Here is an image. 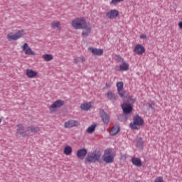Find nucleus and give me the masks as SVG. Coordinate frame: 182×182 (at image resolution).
I'll use <instances>...</instances> for the list:
<instances>
[{
  "mask_svg": "<svg viewBox=\"0 0 182 182\" xmlns=\"http://www.w3.org/2000/svg\"><path fill=\"white\" fill-rule=\"evenodd\" d=\"M102 157V152L100 151L95 150L92 152H88L85 159V164H90V163H96V161H100Z\"/></svg>",
  "mask_w": 182,
  "mask_h": 182,
  "instance_id": "nucleus-1",
  "label": "nucleus"
},
{
  "mask_svg": "<svg viewBox=\"0 0 182 182\" xmlns=\"http://www.w3.org/2000/svg\"><path fill=\"white\" fill-rule=\"evenodd\" d=\"M71 25L74 29H83L84 28H86L87 23L83 17L76 18L72 21Z\"/></svg>",
  "mask_w": 182,
  "mask_h": 182,
  "instance_id": "nucleus-2",
  "label": "nucleus"
},
{
  "mask_svg": "<svg viewBox=\"0 0 182 182\" xmlns=\"http://www.w3.org/2000/svg\"><path fill=\"white\" fill-rule=\"evenodd\" d=\"M133 120L134 122L130 123V127L134 130H137L139 129L137 126H143V124H144V119L139 115L134 117Z\"/></svg>",
  "mask_w": 182,
  "mask_h": 182,
  "instance_id": "nucleus-3",
  "label": "nucleus"
},
{
  "mask_svg": "<svg viewBox=\"0 0 182 182\" xmlns=\"http://www.w3.org/2000/svg\"><path fill=\"white\" fill-rule=\"evenodd\" d=\"M102 159L105 163L107 164L113 163L114 161V156L112 154V149H108L105 151Z\"/></svg>",
  "mask_w": 182,
  "mask_h": 182,
  "instance_id": "nucleus-4",
  "label": "nucleus"
},
{
  "mask_svg": "<svg viewBox=\"0 0 182 182\" xmlns=\"http://www.w3.org/2000/svg\"><path fill=\"white\" fill-rule=\"evenodd\" d=\"M24 35L25 31L19 30L15 34H14V33H9L7 34L6 38L8 41L11 42V41H18V39H20V38H22Z\"/></svg>",
  "mask_w": 182,
  "mask_h": 182,
  "instance_id": "nucleus-5",
  "label": "nucleus"
},
{
  "mask_svg": "<svg viewBox=\"0 0 182 182\" xmlns=\"http://www.w3.org/2000/svg\"><path fill=\"white\" fill-rule=\"evenodd\" d=\"M121 107L124 114H127L128 116H130V114H132V113L133 112V106L131 105L130 104L123 103L121 105Z\"/></svg>",
  "mask_w": 182,
  "mask_h": 182,
  "instance_id": "nucleus-6",
  "label": "nucleus"
},
{
  "mask_svg": "<svg viewBox=\"0 0 182 182\" xmlns=\"http://www.w3.org/2000/svg\"><path fill=\"white\" fill-rule=\"evenodd\" d=\"M100 117H101L105 124H109L110 122V117L103 109H100Z\"/></svg>",
  "mask_w": 182,
  "mask_h": 182,
  "instance_id": "nucleus-7",
  "label": "nucleus"
},
{
  "mask_svg": "<svg viewBox=\"0 0 182 182\" xmlns=\"http://www.w3.org/2000/svg\"><path fill=\"white\" fill-rule=\"evenodd\" d=\"M77 126H79V122L73 119H70L64 124L65 129H72V127H77Z\"/></svg>",
  "mask_w": 182,
  "mask_h": 182,
  "instance_id": "nucleus-8",
  "label": "nucleus"
},
{
  "mask_svg": "<svg viewBox=\"0 0 182 182\" xmlns=\"http://www.w3.org/2000/svg\"><path fill=\"white\" fill-rule=\"evenodd\" d=\"M63 105H65V101L62 100H58L49 107V109L53 110L55 109H59V107H62Z\"/></svg>",
  "mask_w": 182,
  "mask_h": 182,
  "instance_id": "nucleus-9",
  "label": "nucleus"
},
{
  "mask_svg": "<svg viewBox=\"0 0 182 182\" xmlns=\"http://www.w3.org/2000/svg\"><path fill=\"white\" fill-rule=\"evenodd\" d=\"M106 16L108 19H116L119 16V11L116 9L111 10L106 13Z\"/></svg>",
  "mask_w": 182,
  "mask_h": 182,
  "instance_id": "nucleus-10",
  "label": "nucleus"
},
{
  "mask_svg": "<svg viewBox=\"0 0 182 182\" xmlns=\"http://www.w3.org/2000/svg\"><path fill=\"white\" fill-rule=\"evenodd\" d=\"M87 149L85 148H82L81 149H78L77 151V157L80 160H84L86 155H87Z\"/></svg>",
  "mask_w": 182,
  "mask_h": 182,
  "instance_id": "nucleus-11",
  "label": "nucleus"
},
{
  "mask_svg": "<svg viewBox=\"0 0 182 182\" xmlns=\"http://www.w3.org/2000/svg\"><path fill=\"white\" fill-rule=\"evenodd\" d=\"M22 50L23 52H25L26 55H36V53H35V52L32 50V48H31V47H29V46L26 43H25L22 46Z\"/></svg>",
  "mask_w": 182,
  "mask_h": 182,
  "instance_id": "nucleus-12",
  "label": "nucleus"
},
{
  "mask_svg": "<svg viewBox=\"0 0 182 182\" xmlns=\"http://www.w3.org/2000/svg\"><path fill=\"white\" fill-rule=\"evenodd\" d=\"M134 52L136 53V55H143V53L146 52V48H144V46H141V44H137L134 47Z\"/></svg>",
  "mask_w": 182,
  "mask_h": 182,
  "instance_id": "nucleus-13",
  "label": "nucleus"
},
{
  "mask_svg": "<svg viewBox=\"0 0 182 182\" xmlns=\"http://www.w3.org/2000/svg\"><path fill=\"white\" fill-rule=\"evenodd\" d=\"M123 86H124L123 82H118L117 83V92L120 97H124V91L123 90Z\"/></svg>",
  "mask_w": 182,
  "mask_h": 182,
  "instance_id": "nucleus-14",
  "label": "nucleus"
},
{
  "mask_svg": "<svg viewBox=\"0 0 182 182\" xmlns=\"http://www.w3.org/2000/svg\"><path fill=\"white\" fill-rule=\"evenodd\" d=\"M83 29L85 30L82 31V36H84V38H87V36L90 35V32H92V25L87 24Z\"/></svg>",
  "mask_w": 182,
  "mask_h": 182,
  "instance_id": "nucleus-15",
  "label": "nucleus"
},
{
  "mask_svg": "<svg viewBox=\"0 0 182 182\" xmlns=\"http://www.w3.org/2000/svg\"><path fill=\"white\" fill-rule=\"evenodd\" d=\"M26 75L27 77H29V79H33V77H36V76H38V72L31 69H27L26 71Z\"/></svg>",
  "mask_w": 182,
  "mask_h": 182,
  "instance_id": "nucleus-16",
  "label": "nucleus"
},
{
  "mask_svg": "<svg viewBox=\"0 0 182 182\" xmlns=\"http://www.w3.org/2000/svg\"><path fill=\"white\" fill-rule=\"evenodd\" d=\"M89 50H90L93 55H96L97 56H100L103 53L102 49L95 48L93 47L89 48Z\"/></svg>",
  "mask_w": 182,
  "mask_h": 182,
  "instance_id": "nucleus-17",
  "label": "nucleus"
},
{
  "mask_svg": "<svg viewBox=\"0 0 182 182\" xmlns=\"http://www.w3.org/2000/svg\"><path fill=\"white\" fill-rule=\"evenodd\" d=\"M129 115H127V114H124L123 112L122 114H119L117 115V119L119 120V122H123L124 123H126L127 120H129Z\"/></svg>",
  "mask_w": 182,
  "mask_h": 182,
  "instance_id": "nucleus-18",
  "label": "nucleus"
},
{
  "mask_svg": "<svg viewBox=\"0 0 182 182\" xmlns=\"http://www.w3.org/2000/svg\"><path fill=\"white\" fill-rule=\"evenodd\" d=\"M92 107V102H85L82 103L80 105L81 110H85V112H87Z\"/></svg>",
  "mask_w": 182,
  "mask_h": 182,
  "instance_id": "nucleus-19",
  "label": "nucleus"
},
{
  "mask_svg": "<svg viewBox=\"0 0 182 182\" xmlns=\"http://www.w3.org/2000/svg\"><path fill=\"white\" fill-rule=\"evenodd\" d=\"M120 132V127L119 125L114 126L109 132L111 136H116Z\"/></svg>",
  "mask_w": 182,
  "mask_h": 182,
  "instance_id": "nucleus-20",
  "label": "nucleus"
},
{
  "mask_svg": "<svg viewBox=\"0 0 182 182\" xmlns=\"http://www.w3.org/2000/svg\"><path fill=\"white\" fill-rule=\"evenodd\" d=\"M41 129L38 127L31 126L27 128V132H31V133H33V134H36Z\"/></svg>",
  "mask_w": 182,
  "mask_h": 182,
  "instance_id": "nucleus-21",
  "label": "nucleus"
},
{
  "mask_svg": "<svg viewBox=\"0 0 182 182\" xmlns=\"http://www.w3.org/2000/svg\"><path fill=\"white\" fill-rule=\"evenodd\" d=\"M132 163L134 166H136V167L141 166V160L139 158H132Z\"/></svg>",
  "mask_w": 182,
  "mask_h": 182,
  "instance_id": "nucleus-22",
  "label": "nucleus"
},
{
  "mask_svg": "<svg viewBox=\"0 0 182 182\" xmlns=\"http://www.w3.org/2000/svg\"><path fill=\"white\" fill-rule=\"evenodd\" d=\"M17 134H21L22 136H25V129H23V126L22 124L17 125Z\"/></svg>",
  "mask_w": 182,
  "mask_h": 182,
  "instance_id": "nucleus-23",
  "label": "nucleus"
},
{
  "mask_svg": "<svg viewBox=\"0 0 182 182\" xmlns=\"http://www.w3.org/2000/svg\"><path fill=\"white\" fill-rule=\"evenodd\" d=\"M144 144V141H143V139H141V137L136 139V147H138V149L143 150Z\"/></svg>",
  "mask_w": 182,
  "mask_h": 182,
  "instance_id": "nucleus-24",
  "label": "nucleus"
},
{
  "mask_svg": "<svg viewBox=\"0 0 182 182\" xmlns=\"http://www.w3.org/2000/svg\"><path fill=\"white\" fill-rule=\"evenodd\" d=\"M72 151H73L72 146H66L64 148L63 153H64V154H65L66 156H70V154H72Z\"/></svg>",
  "mask_w": 182,
  "mask_h": 182,
  "instance_id": "nucleus-25",
  "label": "nucleus"
},
{
  "mask_svg": "<svg viewBox=\"0 0 182 182\" xmlns=\"http://www.w3.org/2000/svg\"><path fill=\"white\" fill-rule=\"evenodd\" d=\"M107 96L109 100H117L118 99V97L110 91L107 92Z\"/></svg>",
  "mask_w": 182,
  "mask_h": 182,
  "instance_id": "nucleus-26",
  "label": "nucleus"
},
{
  "mask_svg": "<svg viewBox=\"0 0 182 182\" xmlns=\"http://www.w3.org/2000/svg\"><path fill=\"white\" fill-rule=\"evenodd\" d=\"M119 68L122 72L129 70V64L126 62H122V63L119 65Z\"/></svg>",
  "mask_w": 182,
  "mask_h": 182,
  "instance_id": "nucleus-27",
  "label": "nucleus"
},
{
  "mask_svg": "<svg viewBox=\"0 0 182 182\" xmlns=\"http://www.w3.org/2000/svg\"><path fill=\"white\" fill-rule=\"evenodd\" d=\"M43 59H44L46 62H50V60L53 59V55L52 54H44L43 55Z\"/></svg>",
  "mask_w": 182,
  "mask_h": 182,
  "instance_id": "nucleus-28",
  "label": "nucleus"
},
{
  "mask_svg": "<svg viewBox=\"0 0 182 182\" xmlns=\"http://www.w3.org/2000/svg\"><path fill=\"white\" fill-rule=\"evenodd\" d=\"M97 126V124H92L90 127H89L87 129V133H89L90 134H92V133H94L95 130H96Z\"/></svg>",
  "mask_w": 182,
  "mask_h": 182,
  "instance_id": "nucleus-29",
  "label": "nucleus"
},
{
  "mask_svg": "<svg viewBox=\"0 0 182 182\" xmlns=\"http://www.w3.org/2000/svg\"><path fill=\"white\" fill-rule=\"evenodd\" d=\"M125 104H129L132 106V105H134L136 103V99L133 98L132 96H129L127 102H124Z\"/></svg>",
  "mask_w": 182,
  "mask_h": 182,
  "instance_id": "nucleus-30",
  "label": "nucleus"
},
{
  "mask_svg": "<svg viewBox=\"0 0 182 182\" xmlns=\"http://www.w3.org/2000/svg\"><path fill=\"white\" fill-rule=\"evenodd\" d=\"M51 28L53 29H60V22L52 23Z\"/></svg>",
  "mask_w": 182,
  "mask_h": 182,
  "instance_id": "nucleus-31",
  "label": "nucleus"
},
{
  "mask_svg": "<svg viewBox=\"0 0 182 182\" xmlns=\"http://www.w3.org/2000/svg\"><path fill=\"white\" fill-rule=\"evenodd\" d=\"M123 1L124 0H112L110 4L116 6L117 4H119V2H123Z\"/></svg>",
  "mask_w": 182,
  "mask_h": 182,
  "instance_id": "nucleus-32",
  "label": "nucleus"
},
{
  "mask_svg": "<svg viewBox=\"0 0 182 182\" xmlns=\"http://www.w3.org/2000/svg\"><path fill=\"white\" fill-rule=\"evenodd\" d=\"M116 60H117V62H124V60L122 57H120V55H117Z\"/></svg>",
  "mask_w": 182,
  "mask_h": 182,
  "instance_id": "nucleus-33",
  "label": "nucleus"
},
{
  "mask_svg": "<svg viewBox=\"0 0 182 182\" xmlns=\"http://www.w3.org/2000/svg\"><path fill=\"white\" fill-rule=\"evenodd\" d=\"M154 105H155L154 102L148 104L149 109H154Z\"/></svg>",
  "mask_w": 182,
  "mask_h": 182,
  "instance_id": "nucleus-34",
  "label": "nucleus"
},
{
  "mask_svg": "<svg viewBox=\"0 0 182 182\" xmlns=\"http://www.w3.org/2000/svg\"><path fill=\"white\" fill-rule=\"evenodd\" d=\"M141 39H146V38H147V36H146V34H141L140 36Z\"/></svg>",
  "mask_w": 182,
  "mask_h": 182,
  "instance_id": "nucleus-35",
  "label": "nucleus"
},
{
  "mask_svg": "<svg viewBox=\"0 0 182 182\" xmlns=\"http://www.w3.org/2000/svg\"><path fill=\"white\" fill-rule=\"evenodd\" d=\"M79 62H80V58L74 59V63H79Z\"/></svg>",
  "mask_w": 182,
  "mask_h": 182,
  "instance_id": "nucleus-36",
  "label": "nucleus"
},
{
  "mask_svg": "<svg viewBox=\"0 0 182 182\" xmlns=\"http://www.w3.org/2000/svg\"><path fill=\"white\" fill-rule=\"evenodd\" d=\"M82 61V62H85V60H86V59H85V57H82V58H80V61Z\"/></svg>",
  "mask_w": 182,
  "mask_h": 182,
  "instance_id": "nucleus-37",
  "label": "nucleus"
},
{
  "mask_svg": "<svg viewBox=\"0 0 182 182\" xmlns=\"http://www.w3.org/2000/svg\"><path fill=\"white\" fill-rule=\"evenodd\" d=\"M178 26H179L180 29H182V21L178 23Z\"/></svg>",
  "mask_w": 182,
  "mask_h": 182,
  "instance_id": "nucleus-38",
  "label": "nucleus"
},
{
  "mask_svg": "<svg viewBox=\"0 0 182 182\" xmlns=\"http://www.w3.org/2000/svg\"><path fill=\"white\" fill-rule=\"evenodd\" d=\"M106 86L107 87H110V85H108L107 83H106Z\"/></svg>",
  "mask_w": 182,
  "mask_h": 182,
  "instance_id": "nucleus-39",
  "label": "nucleus"
},
{
  "mask_svg": "<svg viewBox=\"0 0 182 182\" xmlns=\"http://www.w3.org/2000/svg\"><path fill=\"white\" fill-rule=\"evenodd\" d=\"M1 122H2V119H0V123H1Z\"/></svg>",
  "mask_w": 182,
  "mask_h": 182,
  "instance_id": "nucleus-40",
  "label": "nucleus"
},
{
  "mask_svg": "<svg viewBox=\"0 0 182 182\" xmlns=\"http://www.w3.org/2000/svg\"><path fill=\"white\" fill-rule=\"evenodd\" d=\"M135 182H140L139 181H135Z\"/></svg>",
  "mask_w": 182,
  "mask_h": 182,
  "instance_id": "nucleus-41",
  "label": "nucleus"
},
{
  "mask_svg": "<svg viewBox=\"0 0 182 182\" xmlns=\"http://www.w3.org/2000/svg\"><path fill=\"white\" fill-rule=\"evenodd\" d=\"M1 59H0V63H1Z\"/></svg>",
  "mask_w": 182,
  "mask_h": 182,
  "instance_id": "nucleus-42",
  "label": "nucleus"
}]
</instances>
